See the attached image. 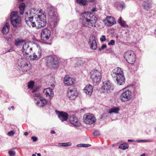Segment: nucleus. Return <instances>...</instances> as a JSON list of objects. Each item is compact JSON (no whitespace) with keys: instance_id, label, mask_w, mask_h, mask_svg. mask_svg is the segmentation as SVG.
I'll return each mask as SVG.
<instances>
[{"instance_id":"obj_1","label":"nucleus","mask_w":156,"mask_h":156,"mask_svg":"<svg viewBox=\"0 0 156 156\" xmlns=\"http://www.w3.org/2000/svg\"><path fill=\"white\" fill-rule=\"evenodd\" d=\"M80 20L82 27L89 28L96 27V18L91 12H87L82 13L80 16Z\"/></svg>"},{"instance_id":"obj_2","label":"nucleus","mask_w":156,"mask_h":156,"mask_svg":"<svg viewBox=\"0 0 156 156\" xmlns=\"http://www.w3.org/2000/svg\"><path fill=\"white\" fill-rule=\"evenodd\" d=\"M10 20L12 24L14 27H18L21 23V18L19 16L18 13L17 12H11Z\"/></svg>"},{"instance_id":"obj_3","label":"nucleus","mask_w":156,"mask_h":156,"mask_svg":"<svg viewBox=\"0 0 156 156\" xmlns=\"http://www.w3.org/2000/svg\"><path fill=\"white\" fill-rule=\"evenodd\" d=\"M31 11V10H27L26 12L25 21L27 25L29 27H36L35 19L34 20L33 16H32Z\"/></svg>"},{"instance_id":"obj_4","label":"nucleus","mask_w":156,"mask_h":156,"mask_svg":"<svg viewBox=\"0 0 156 156\" xmlns=\"http://www.w3.org/2000/svg\"><path fill=\"white\" fill-rule=\"evenodd\" d=\"M46 15L43 13V15H38L35 18L36 27L37 29L41 28L44 27L46 23Z\"/></svg>"},{"instance_id":"obj_5","label":"nucleus","mask_w":156,"mask_h":156,"mask_svg":"<svg viewBox=\"0 0 156 156\" xmlns=\"http://www.w3.org/2000/svg\"><path fill=\"white\" fill-rule=\"evenodd\" d=\"M25 58H21L18 59V64L20 65L22 70L23 72H26L30 69L31 64L30 62L26 61Z\"/></svg>"},{"instance_id":"obj_6","label":"nucleus","mask_w":156,"mask_h":156,"mask_svg":"<svg viewBox=\"0 0 156 156\" xmlns=\"http://www.w3.org/2000/svg\"><path fill=\"white\" fill-rule=\"evenodd\" d=\"M124 58L128 63L133 64L135 61V55L133 51L128 50L125 52L124 54Z\"/></svg>"},{"instance_id":"obj_7","label":"nucleus","mask_w":156,"mask_h":156,"mask_svg":"<svg viewBox=\"0 0 156 156\" xmlns=\"http://www.w3.org/2000/svg\"><path fill=\"white\" fill-rule=\"evenodd\" d=\"M114 87L111 82L109 80L104 81L103 83V85L101 88V92L106 94L109 93L113 90Z\"/></svg>"},{"instance_id":"obj_8","label":"nucleus","mask_w":156,"mask_h":156,"mask_svg":"<svg viewBox=\"0 0 156 156\" xmlns=\"http://www.w3.org/2000/svg\"><path fill=\"white\" fill-rule=\"evenodd\" d=\"M48 15L50 18L53 20V22L51 24L53 27H56L59 20V17L58 15L55 13L54 10H47Z\"/></svg>"},{"instance_id":"obj_9","label":"nucleus","mask_w":156,"mask_h":156,"mask_svg":"<svg viewBox=\"0 0 156 156\" xmlns=\"http://www.w3.org/2000/svg\"><path fill=\"white\" fill-rule=\"evenodd\" d=\"M90 78L94 83H98L101 80V73L97 70H93L90 72Z\"/></svg>"},{"instance_id":"obj_10","label":"nucleus","mask_w":156,"mask_h":156,"mask_svg":"<svg viewBox=\"0 0 156 156\" xmlns=\"http://www.w3.org/2000/svg\"><path fill=\"white\" fill-rule=\"evenodd\" d=\"M83 120L85 123L89 125L93 124L96 121L94 115L90 113H86L84 115Z\"/></svg>"},{"instance_id":"obj_11","label":"nucleus","mask_w":156,"mask_h":156,"mask_svg":"<svg viewBox=\"0 0 156 156\" xmlns=\"http://www.w3.org/2000/svg\"><path fill=\"white\" fill-rule=\"evenodd\" d=\"M78 96V93L74 88L69 87L68 89L67 96L70 100L75 99Z\"/></svg>"},{"instance_id":"obj_12","label":"nucleus","mask_w":156,"mask_h":156,"mask_svg":"<svg viewBox=\"0 0 156 156\" xmlns=\"http://www.w3.org/2000/svg\"><path fill=\"white\" fill-rule=\"evenodd\" d=\"M30 45V43L28 42H25L23 44L22 51L24 56H28L31 52L32 48Z\"/></svg>"},{"instance_id":"obj_13","label":"nucleus","mask_w":156,"mask_h":156,"mask_svg":"<svg viewBox=\"0 0 156 156\" xmlns=\"http://www.w3.org/2000/svg\"><path fill=\"white\" fill-rule=\"evenodd\" d=\"M132 93L129 90H125L121 95L120 98L122 101H126L130 100L132 98Z\"/></svg>"},{"instance_id":"obj_14","label":"nucleus","mask_w":156,"mask_h":156,"mask_svg":"<svg viewBox=\"0 0 156 156\" xmlns=\"http://www.w3.org/2000/svg\"><path fill=\"white\" fill-rule=\"evenodd\" d=\"M50 30L48 28L44 29L41 31V37L44 41H46L49 39L51 35Z\"/></svg>"},{"instance_id":"obj_15","label":"nucleus","mask_w":156,"mask_h":156,"mask_svg":"<svg viewBox=\"0 0 156 156\" xmlns=\"http://www.w3.org/2000/svg\"><path fill=\"white\" fill-rule=\"evenodd\" d=\"M47 63L48 66L54 68L57 67L58 65V62L52 56H49L48 58Z\"/></svg>"},{"instance_id":"obj_16","label":"nucleus","mask_w":156,"mask_h":156,"mask_svg":"<svg viewBox=\"0 0 156 156\" xmlns=\"http://www.w3.org/2000/svg\"><path fill=\"white\" fill-rule=\"evenodd\" d=\"M89 44L90 48L92 49L95 50L97 47V43L95 40V37L93 35H91L90 37Z\"/></svg>"},{"instance_id":"obj_17","label":"nucleus","mask_w":156,"mask_h":156,"mask_svg":"<svg viewBox=\"0 0 156 156\" xmlns=\"http://www.w3.org/2000/svg\"><path fill=\"white\" fill-rule=\"evenodd\" d=\"M69 119L70 123L74 126L78 127L80 126V122L78 121L77 117L74 115L70 116Z\"/></svg>"},{"instance_id":"obj_18","label":"nucleus","mask_w":156,"mask_h":156,"mask_svg":"<svg viewBox=\"0 0 156 156\" xmlns=\"http://www.w3.org/2000/svg\"><path fill=\"white\" fill-rule=\"evenodd\" d=\"M123 73L121 69L119 67H116L113 69L111 72V74L113 78L117 77Z\"/></svg>"},{"instance_id":"obj_19","label":"nucleus","mask_w":156,"mask_h":156,"mask_svg":"<svg viewBox=\"0 0 156 156\" xmlns=\"http://www.w3.org/2000/svg\"><path fill=\"white\" fill-rule=\"evenodd\" d=\"M114 78H115L117 84L122 85L124 84L125 79L123 73Z\"/></svg>"},{"instance_id":"obj_20","label":"nucleus","mask_w":156,"mask_h":156,"mask_svg":"<svg viewBox=\"0 0 156 156\" xmlns=\"http://www.w3.org/2000/svg\"><path fill=\"white\" fill-rule=\"evenodd\" d=\"M58 117L62 122L66 121L68 118V114L63 112H59Z\"/></svg>"},{"instance_id":"obj_21","label":"nucleus","mask_w":156,"mask_h":156,"mask_svg":"<svg viewBox=\"0 0 156 156\" xmlns=\"http://www.w3.org/2000/svg\"><path fill=\"white\" fill-rule=\"evenodd\" d=\"M75 81L74 79L68 76H66L64 78V82L65 85L70 86L74 84Z\"/></svg>"},{"instance_id":"obj_22","label":"nucleus","mask_w":156,"mask_h":156,"mask_svg":"<svg viewBox=\"0 0 156 156\" xmlns=\"http://www.w3.org/2000/svg\"><path fill=\"white\" fill-rule=\"evenodd\" d=\"M43 92L47 97L51 99L54 96V92L52 89L50 88L45 89L43 90Z\"/></svg>"},{"instance_id":"obj_23","label":"nucleus","mask_w":156,"mask_h":156,"mask_svg":"<svg viewBox=\"0 0 156 156\" xmlns=\"http://www.w3.org/2000/svg\"><path fill=\"white\" fill-rule=\"evenodd\" d=\"M83 90L87 95L89 96H90L93 91V87L90 84L87 85L84 89Z\"/></svg>"},{"instance_id":"obj_24","label":"nucleus","mask_w":156,"mask_h":156,"mask_svg":"<svg viewBox=\"0 0 156 156\" xmlns=\"http://www.w3.org/2000/svg\"><path fill=\"white\" fill-rule=\"evenodd\" d=\"M106 20L107 21V25L109 26H111L116 23L115 18L113 17L108 16L106 17Z\"/></svg>"},{"instance_id":"obj_25","label":"nucleus","mask_w":156,"mask_h":156,"mask_svg":"<svg viewBox=\"0 0 156 156\" xmlns=\"http://www.w3.org/2000/svg\"><path fill=\"white\" fill-rule=\"evenodd\" d=\"M40 101H38L36 103L37 105L39 107H42L44 106L47 103V101L44 98L41 97Z\"/></svg>"},{"instance_id":"obj_26","label":"nucleus","mask_w":156,"mask_h":156,"mask_svg":"<svg viewBox=\"0 0 156 156\" xmlns=\"http://www.w3.org/2000/svg\"><path fill=\"white\" fill-rule=\"evenodd\" d=\"M10 26L8 22L5 23V25L2 27V33L3 34H6L9 32Z\"/></svg>"},{"instance_id":"obj_27","label":"nucleus","mask_w":156,"mask_h":156,"mask_svg":"<svg viewBox=\"0 0 156 156\" xmlns=\"http://www.w3.org/2000/svg\"><path fill=\"white\" fill-rule=\"evenodd\" d=\"M41 56V49H38V50L35 52L33 54V59L37 60L40 58Z\"/></svg>"},{"instance_id":"obj_28","label":"nucleus","mask_w":156,"mask_h":156,"mask_svg":"<svg viewBox=\"0 0 156 156\" xmlns=\"http://www.w3.org/2000/svg\"><path fill=\"white\" fill-rule=\"evenodd\" d=\"M144 8L146 10H148L151 8V5L150 2L149 1L144 2L143 3Z\"/></svg>"},{"instance_id":"obj_29","label":"nucleus","mask_w":156,"mask_h":156,"mask_svg":"<svg viewBox=\"0 0 156 156\" xmlns=\"http://www.w3.org/2000/svg\"><path fill=\"white\" fill-rule=\"evenodd\" d=\"M118 23L123 27H128L129 26L123 20H122V18L120 17L119 19Z\"/></svg>"},{"instance_id":"obj_30","label":"nucleus","mask_w":156,"mask_h":156,"mask_svg":"<svg viewBox=\"0 0 156 156\" xmlns=\"http://www.w3.org/2000/svg\"><path fill=\"white\" fill-rule=\"evenodd\" d=\"M24 42H25V41L23 39L17 38L15 40L14 44L16 46L18 47L21 46Z\"/></svg>"},{"instance_id":"obj_31","label":"nucleus","mask_w":156,"mask_h":156,"mask_svg":"<svg viewBox=\"0 0 156 156\" xmlns=\"http://www.w3.org/2000/svg\"><path fill=\"white\" fill-rule=\"evenodd\" d=\"M120 109L119 107H114L112 108L109 111L108 113L110 114L114 113H118Z\"/></svg>"},{"instance_id":"obj_32","label":"nucleus","mask_w":156,"mask_h":156,"mask_svg":"<svg viewBox=\"0 0 156 156\" xmlns=\"http://www.w3.org/2000/svg\"><path fill=\"white\" fill-rule=\"evenodd\" d=\"M72 145V143L71 142L64 143H59L58 144V145L59 146H62L63 147L70 146H71Z\"/></svg>"},{"instance_id":"obj_33","label":"nucleus","mask_w":156,"mask_h":156,"mask_svg":"<svg viewBox=\"0 0 156 156\" xmlns=\"http://www.w3.org/2000/svg\"><path fill=\"white\" fill-rule=\"evenodd\" d=\"M128 147L129 146L127 144H121L119 147V148L122 149L124 150L128 148Z\"/></svg>"},{"instance_id":"obj_34","label":"nucleus","mask_w":156,"mask_h":156,"mask_svg":"<svg viewBox=\"0 0 156 156\" xmlns=\"http://www.w3.org/2000/svg\"><path fill=\"white\" fill-rule=\"evenodd\" d=\"M76 2L80 5H85L87 4L86 0H76Z\"/></svg>"},{"instance_id":"obj_35","label":"nucleus","mask_w":156,"mask_h":156,"mask_svg":"<svg viewBox=\"0 0 156 156\" xmlns=\"http://www.w3.org/2000/svg\"><path fill=\"white\" fill-rule=\"evenodd\" d=\"M34 84V82L33 81H31L29 82L28 84V88L32 89L33 88Z\"/></svg>"},{"instance_id":"obj_36","label":"nucleus","mask_w":156,"mask_h":156,"mask_svg":"<svg viewBox=\"0 0 156 156\" xmlns=\"http://www.w3.org/2000/svg\"><path fill=\"white\" fill-rule=\"evenodd\" d=\"M26 7L25 4L24 3H21L19 5V8L20 10H25Z\"/></svg>"},{"instance_id":"obj_37","label":"nucleus","mask_w":156,"mask_h":156,"mask_svg":"<svg viewBox=\"0 0 156 156\" xmlns=\"http://www.w3.org/2000/svg\"><path fill=\"white\" fill-rule=\"evenodd\" d=\"M8 153L11 156H14L16 154V152L14 151L10 150Z\"/></svg>"},{"instance_id":"obj_38","label":"nucleus","mask_w":156,"mask_h":156,"mask_svg":"<svg viewBox=\"0 0 156 156\" xmlns=\"http://www.w3.org/2000/svg\"><path fill=\"white\" fill-rule=\"evenodd\" d=\"M15 133V132L14 131H11L8 133V135L9 136H13Z\"/></svg>"},{"instance_id":"obj_39","label":"nucleus","mask_w":156,"mask_h":156,"mask_svg":"<svg viewBox=\"0 0 156 156\" xmlns=\"http://www.w3.org/2000/svg\"><path fill=\"white\" fill-rule=\"evenodd\" d=\"M106 39L105 36L104 35H102L100 38V40L101 42L105 41L106 40Z\"/></svg>"},{"instance_id":"obj_40","label":"nucleus","mask_w":156,"mask_h":156,"mask_svg":"<svg viewBox=\"0 0 156 156\" xmlns=\"http://www.w3.org/2000/svg\"><path fill=\"white\" fill-rule=\"evenodd\" d=\"M108 45H113L115 44V41L113 40H111L108 43Z\"/></svg>"},{"instance_id":"obj_41","label":"nucleus","mask_w":156,"mask_h":156,"mask_svg":"<svg viewBox=\"0 0 156 156\" xmlns=\"http://www.w3.org/2000/svg\"><path fill=\"white\" fill-rule=\"evenodd\" d=\"M71 60L72 61H74V62H78V61H80V58H71Z\"/></svg>"},{"instance_id":"obj_42","label":"nucleus","mask_w":156,"mask_h":156,"mask_svg":"<svg viewBox=\"0 0 156 156\" xmlns=\"http://www.w3.org/2000/svg\"><path fill=\"white\" fill-rule=\"evenodd\" d=\"M94 135L95 136H97L100 134V132L99 131H95L93 133Z\"/></svg>"},{"instance_id":"obj_43","label":"nucleus","mask_w":156,"mask_h":156,"mask_svg":"<svg viewBox=\"0 0 156 156\" xmlns=\"http://www.w3.org/2000/svg\"><path fill=\"white\" fill-rule=\"evenodd\" d=\"M108 116V115L107 113H104L103 114L101 117V119H105L106 117Z\"/></svg>"},{"instance_id":"obj_44","label":"nucleus","mask_w":156,"mask_h":156,"mask_svg":"<svg viewBox=\"0 0 156 156\" xmlns=\"http://www.w3.org/2000/svg\"><path fill=\"white\" fill-rule=\"evenodd\" d=\"M12 37V34H9L8 37H6L5 38L6 40L7 41H9V39H11Z\"/></svg>"},{"instance_id":"obj_45","label":"nucleus","mask_w":156,"mask_h":156,"mask_svg":"<svg viewBox=\"0 0 156 156\" xmlns=\"http://www.w3.org/2000/svg\"><path fill=\"white\" fill-rule=\"evenodd\" d=\"M33 96L34 97H38V98H41V94H40L39 93H36V94H34V95H33Z\"/></svg>"},{"instance_id":"obj_46","label":"nucleus","mask_w":156,"mask_h":156,"mask_svg":"<svg viewBox=\"0 0 156 156\" xmlns=\"http://www.w3.org/2000/svg\"><path fill=\"white\" fill-rule=\"evenodd\" d=\"M82 147H87L91 146V145L87 144H82Z\"/></svg>"},{"instance_id":"obj_47","label":"nucleus","mask_w":156,"mask_h":156,"mask_svg":"<svg viewBox=\"0 0 156 156\" xmlns=\"http://www.w3.org/2000/svg\"><path fill=\"white\" fill-rule=\"evenodd\" d=\"M106 47V45L105 44H103L101 46V48H99V51H101L102 49H104Z\"/></svg>"},{"instance_id":"obj_48","label":"nucleus","mask_w":156,"mask_h":156,"mask_svg":"<svg viewBox=\"0 0 156 156\" xmlns=\"http://www.w3.org/2000/svg\"><path fill=\"white\" fill-rule=\"evenodd\" d=\"M31 138L34 142L36 141L37 140V138L35 136H32Z\"/></svg>"},{"instance_id":"obj_49","label":"nucleus","mask_w":156,"mask_h":156,"mask_svg":"<svg viewBox=\"0 0 156 156\" xmlns=\"http://www.w3.org/2000/svg\"><path fill=\"white\" fill-rule=\"evenodd\" d=\"M119 6L122 9H124L125 7V6L124 4H120Z\"/></svg>"},{"instance_id":"obj_50","label":"nucleus","mask_w":156,"mask_h":156,"mask_svg":"<svg viewBox=\"0 0 156 156\" xmlns=\"http://www.w3.org/2000/svg\"><path fill=\"white\" fill-rule=\"evenodd\" d=\"M139 142H149V140H141L139 141Z\"/></svg>"},{"instance_id":"obj_51","label":"nucleus","mask_w":156,"mask_h":156,"mask_svg":"<svg viewBox=\"0 0 156 156\" xmlns=\"http://www.w3.org/2000/svg\"><path fill=\"white\" fill-rule=\"evenodd\" d=\"M24 10H19V13L20 15H23Z\"/></svg>"},{"instance_id":"obj_52","label":"nucleus","mask_w":156,"mask_h":156,"mask_svg":"<svg viewBox=\"0 0 156 156\" xmlns=\"http://www.w3.org/2000/svg\"><path fill=\"white\" fill-rule=\"evenodd\" d=\"M82 144H80L77 145L76 146L78 147H82Z\"/></svg>"},{"instance_id":"obj_53","label":"nucleus","mask_w":156,"mask_h":156,"mask_svg":"<svg viewBox=\"0 0 156 156\" xmlns=\"http://www.w3.org/2000/svg\"><path fill=\"white\" fill-rule=\"evenodd\" d=\"M11 108H12V110H14V106H12L11 107V108H8L9 110H11Z\"/></svg>"},{"instance_id":"obj_54","label":"nucleus","mask_w":156,"mask_h":156,"mask_svg":"<svg viewBox=\"0 0 156 156\" xmlns=\"http://www.w3.org/2000/svg\"><path fill=\"white\" fill-rule=\"evenodd\" d=\"M51 133L52 134H55V132L54 130H52L51 131Z\"/></svg>"},{"instance_id":"obj_55","label":"nucleus","mask_w":156,"mask_h":156,"mask_svg":"<svg viewBox=\"0 0 156 156\" xmlns=\"http://www.w3.org/2000/svg\"><path fill=\"white\" fill-rule=\"evenodd\" d=\"M88 2H93L95 0H87Z\"/></svg>"},{"instance_id":"obj_56","label":"nucleus","mask_w":156,"mask_h":156,"mask_svg":"<svg viewBox=\"0 0 156 156\" xmlns=\"http://www.w3.org/2000/svg\"><path fill=\"white\" fill-rule=\"evenodd\" d=\"M24 135H25V136H27V135H28V132H25L24 133Z\"/></svg>"},{"instance_id":"obj_57","label":"nucleus","mask_w":156,"mask_h":156,"mask_svg":"<svg viewBox=\"0 0 156 156\" xmlns=\"http://www.w3.org/2000/svg\"><path fill=\"white\" fill-rule=\"evenodd\" d=\"M52 7L51 6H50V8H48L49 10H51L52 9Z\"/></svg>"},{"instance_id":"obj_58","label":"nucleus","mask_w":156,"mask_h":156,"mask_svg":"<svg viewBox=\"0 0 156 156\" xmlns=\"http://www.w3.org/2000/svg\"><path fill=\"white\" fill-rule=\"evenodd\" d=\"M12 51V49H10L9 50H8L7 51V52H9L11 51Z\"/></svg>"},{"instance_id":"obj_59","label":"nucleus","mask_w":156,"mask_h":156,"mask_svg":"<svg viewBox=\"0 0 156 156\" xmlns=\"http://www.w3.org/2000/svg\"><path fill=\"white\" fill-rule=\"evenodd\" d=\"M37 90L36 89H34L32 90V92L33 93H34Z\"/></svg>"},{"instance_id":"obj_60","label":"nucleus","mask_w":156,"mask_h":156,"mask_svg":"<svg viewBox=\"0 0 156 156\" xmlns=\"http://www.w3.org/2000/svg\"><path fill=\"white\" fill-rule=\"evenodd\" d=\"M51 86L53 88H54L55 87V85L54 84L51 85Z\"/></svg>"},{"instance_id":"obj_61","label":"nucleus","mask_w":156,"mask_h":156,"mask_svg":"<svg viewBox=\"0 0 156 156\" xmlns=\"http://www.w3.org/2000/svg\"><path fill=\"white\" fill-rule=\"evenodd\" d=\"M18 2H23L24 0H17Z\"/></svg>"},{"instance_id":"obj_62","label":"nucleus","mask_w":156,"mask_h":156,"mask_svg":"<svg viewBox=\"0 0 156 156\" xmlns=\"http://www.w3.org/2000/svg\"><path fill=\"white\" fill-rule=\"evenodd\" d=\"M133 140H128V141L129 142H133Z\"/></svg>"},{"instance_id":"obj_63","label":"nucleus","mask_w":156,"mask_h":156,"mask_svg":"<svg viewBox=\"0 0 156 156\" xmlns=\"http://www.w3.org/2000/svg\"><path fill=\"white\" fill-rule=\"evenodd\" d=\"M37 156H41V154L38 153L37 154Z\"/></svg>"},{"instance_id":"obj_64","label":"nucleus","mask_w":156,"mask_h":156,"mask_svg":"<svg viewBox=\"0 0 156 156\" xmlns=\"http://www.w3.org/2000/svg\"><path fill=\"white\" fill-rule=\"evenodd\" d=\"M140 156H145V154H142Z\"/></svg>"}]
</instances>
